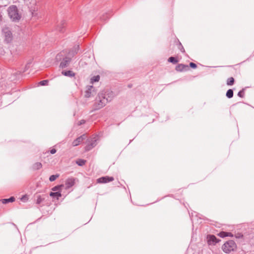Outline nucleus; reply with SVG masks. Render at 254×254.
<instances>
[{
	"label": "nucleus",
	"mask_w": 254,
	"mask_h": 254,
	"mask_svg": "<svg viewBox=\"0 0 254 254\" xmlns=\"http://www.w3.org/2000/svg\"><path fill=\"white\" fill-rule=\"evenodd\" d=\"M115 97L114 93L110 90H103L98 94L94 105V110H97L104 107L111 102Z\"/></svg>",
	"instance_id": "nucleus-1"
},
{
	"label": "nucleus",
	"mask_w": 254,
	"mask_h": 254,
	"mask_svg": "<svg viewBox=\"0 0 254 254\" xmlns=\"http://www.w3.org/2000/svg\"><path fill=\"white\" fill-rule=\"evenodd\" d=\"M8 14L10 18L14 22L18 21L21 18L17 7L15 5H11L7 9Z\"/></svg>",
	"instance_id": "nucleus-2"
},
{
	"label": "nucleus",
	"mask_w": 254,
	"mask_h": 254,
	"mask_svg": "<svg viewBox=\"0 0 254 254\" xmlns=\"http://www.w3.org/2000/svg\"><path fill=\"white\" fill-rule=\"evenodd\" d=\"M237 248L235 242L233 240L226 242L222 246V249L225 253H229L234 252Z\"/></svg>",
	"instance_id": "nucleus-3"
},
{
	"label": "nucleus",
	"mask_w": 254,
	"mask_h": 254,
	"mask_svg": "<svg viewBox=\"0 0 254 254\" xmlns=\"http://www.w3.org/2000/svg\"><path fill=\"white\" fill-rule=\"evenodd\" d=\"M2 34L4 37V41L9 43L12 40L13 36L10 29L7 26L3 27L2 29Z\"/></svg>",
	"instance_id": "nucleus-4"
},
{
	"label": "nucleus",
	"mask_w": 254,
	"mask_h": 254,
	"mask_svg": "<svg viewBox=\"0 0 254 254\" xmlns=\"http://www.w3.org/2000/svg\"><path fill=\"white\" fill-rule=\"evenodd\" d=\"M97 138L96 136H95L90 139L87 140V144L85 147V150L86 151H88L91 150L93 148L97 145Z\"/></svg>",
	"instance_id": "nucleus-5"
},
{
	"label": "nucleus",
	"mask_w": 254,
	"mask_h": 254,
	"mask_svg": "<svg viewBox=\"0 0 254 254\" xmlns=\"http://www.w3.org/2000/svg\"><path fill=\"white\" fill-rule=\"evenodd\" d=\"M95 93V88L92 85H89L86 87L84 96L86 98H90L94 96Z\"/></svg>",
	"instance_id": "nucleus-6"
},
{
	"label": "nucleus",
	"mask_w": 254,
	"mask_h": 254,
	"mask_svg": "<svg viewBox=\"0 0 254 254\" xmlns=\"http://www.w3.org/2000/svg\"><path fill=\"white\" fill-rule=\"evenodd\" d=\"M206 239L208 245H215L219 241V240L213 235H207Z\"/></svg>",
	"instance_id": "nucleus-7"
},
{
	"label": "nucleus",
	"mask_w": 254,
	"mask_h": 254,
	"mask_svg": "<svg viewBox=\"0 0 254 254\" xmlns=\"http://www.w3.org/2000/svg\"><path fill=\"white\" fill-rule=\"evenodd\" d=\"M71 59L70 57L66 56L63 58V60L60 63V67L64 68L67 67L71 62Z\"/></svg>",
	"instance_id": "nucleus-8"
},
{
	"label": "nucleus",
	"mask_w": 254,
	"mask_h": 254,
	"mask_svg": "<svg viewBox=\"0 0 254 254\" xmlns=\"http://www.w3.org/2000/svg\"><path fill=\"white\" fill-rule=\"evenodd\" d=\"M114 180V178L113 177H109L106 176L98 178L97 180V182L100 184H103L110 182Z\"/></svg>",
	"instance_id": "nucleus-9"
},
{
	"label": "nucleus",
	"mask_w": 254,
	"mask_h": 254,
	"mask_svg": "<svg viewBox=\"0 0 254 254\" xmlns=\"http://www.w3.org/2000/svg\"><path fill=\"white\" fill-rule=\"evenodd\" d=\"M87 138V136L85 134H83V135L77 137L76 139L74 140L72 143V145L73 146H76L78 145L80 143H81L83 140L86 139Z\"/></svg>",
	"instance_id": "nucleus-10"
},
{
	"label": "nucleus",
	"mask_w": 254,
	"mask_h": 254,
	"mask_svg": "<svg viewBox=\"0 0 254 254\" xmlns=\"http://www.w3.org/2000/svg\"><path fill=\"white\" fill-rule=\"evenodd\" d=\"M75 184V179L73 178H68L65 182L64 187L65 189L67 190L74 186Z\"/></svg>",
	"instance_id": "nucleus-11"
},
{
	"label": "nucleus",
	"mask_w": 254,
	"mask_h": 254,
	"mask_svg": "<svg viewBox=\"0 0 254 254\" xmlns=\"http://www.w3.org/2000/svg\"><path fill=\"white\" fill-rule=\"evenodd\" d=\"M79 49V46L77 45L76 46H74L73 48H72L71 49H70L67 56L70 57H73L75 54H76Z\"/></svg>",
	"instance_id": "nucleus-12"
},
{
	"label": "nucleus",
	"mask_w": 254,
	"mask_h": 254,
	"mask_svg": "<svg viewBox=\"0 0 254 254\" xmlns=\"http://www.w3.org/2000/svg\"><path fill=\"white\" fill-rule=\"evenodd\" d=\"M189 69V66L184 64H179L176 67V70L178 71L182 72L187 71Z\"/></svg>",
	"instance_id": "nucleus-13"
},
{
	"label": "nucleus",
	"mask_w": 254,
	"mask_h": 254,
	"mask_svg": "<svg viewBox=\"0 0 254 254\" xmlns=\"http://www.w3.org/2000/svg\"><path fill=\"white\" fill-rule=\"evenodd\" d=\"M15 198L14 196H11L10 197H9L8 198L2 199L1 200V201L3 204H7L9 202H14L15 201Z\"/></svg>",
	"instance_id": "nucleus-14"
},
{
	"label": "nucleus",
	"mask_w": 254,
	"mask_h": 254,
	"mask_svg": "<svg viewBox=\"0 0 254 254\" xmlns=\"http://www.w3.org/2000/svg\"><path fill=\"white\" fill-rule=\"evenodd\" d=\"M62 73L64 76L68 77H73L75 75V73L71 70H64L62 72Z\"/></svg>",
	"instance_id": "nucleus-15"
},
{
	"label": "nucleus",
	"mask_w": 254,
	"mask_h": 254,
	"mask_svg": "<svg viewBox=\"0 0 254 254\" xmlns=\"http://www.w3.org/2000/svg\"><path fill=\"white\" fill-rule=\"evenodd\" d=\"M50 195L53 197H57L58 199L60 197L62 196L61 193L60 191L57 192H51Z\"/></svg>",
	"instance_id": "nucleus-16"
},
{
	"label": "nucleus",
	"mask_w": 254,
	"mask_h": 254,
	"mask_svg": "<svg viewBox=\"0 0 254 254\" xmlns=\"http://www.w3.org/2000/svg\"><path fill=\"white\" fill-rule=\"evenodd\" d=\"M234 94L233 90L232 89H229L227 90L226 93V97L230 99L233 97Z\"/></svg>",
	"instance_id": "nucleus-17"
},
{
	"label": "nucleus",
	"mask_w": 254,
	"mask_h": 254,
	"mask_svg": "<svg viewBox=\"0 0 254 254\" xmlns=\"http://www.w3.org/2000/svg\"><path fill=\"white\" fill-rule=\"evenodd\" d=\"M42 165L41 163L40 162H36L35 163V164H33V169L34 170H39L41 168H42Z\"/></svg>",
	"instance_id": "nucleus-18"
},
{
	"label": "nucleus",
	"mask_w": 254,
	"mask_h": 254,
	"mask_svg": "<svg viewBox=\"0 0 254 254\" xmlns=\"http://www.w3.org/2000/svg\"><path fill=\"white\" fill-rule=\"evenodd\" d=\"M86 163V160L79 159L76 160V163L79 166H83Z\"/></svg>",
	"instance_id": "nucleus-19"
},
{
	"label": "nucleus",
	"mask_w": 254,
	"mask_h": 254,
	"mask_svg": "<svg viewBox=\"0 0 254 254\" xmlns=\"http://www.w3.org/2000/svg\"><path fill=\"white\" fill-rule=\"evenodd\" d=\"M168 61L174 64H176L178 62V61L174 57H170L168 59Z\"/></svg>",
	"instance_id": "nucleus-20"
},
{
	"label": "nucleus",
	"mask_w": 254,
	"mask_h": 254,
	"mask_svg": "<svg viewBox=\"0 0 254 254\" xmlns=\"http://www.w3.org/2000/svg\"><path fill=\"white\" fill-rule=\"evenodd\" d=\"M234 78L232 77L228 78L227 81V84L228 85H233L234 83Z\"/></svg>",
	"instance_id": "nucleus-21"
},
{
	"label": "nucleus",
	"mask_w": 254,
	"mask_h": 254,
	"mask_svg": "<svg viewBox=\"0 0 254 254\" xmlns=\"http://www.w3.org/2000/svg\"><path fill=\"white\" fill-rule=\"evenodd\" d=\"M45 199L44 197H43L41 195H38L37 196V200H36V203L37 204H40L41 202L43 201V200Z\"/></svg>",
	"instance_id": "nucleus-22"
},
{
	"label": "nucleus",
	"mask_w": 254,
	"mask_h": 254,
	"mask_svg": "<svg viewBox=\"0 0 254 254\" xmlns=\"http://www.w3.org/2000/svg\"><path fill=\"white\" fill-rule=\"evenodd\" d=\"M64 187V185H63V184H62V185H60L59 186H57L52 188V190L53 191H57V190H61L62 188H63Z\"/></svg>",
	"instance_id": "nucleus-23"
},
{
	"label": "nucleus",
	"mask_w": 254,
	"mask_h": 254,
	"mask_svg": "<svg viewBox=\"0 0 254 254\" xmlns=\"http://www.w3.org/2000/svg\"><path fill=\"white\" fill-rule=\"evenodd\" d=\"M59 177V175L58 174L51 175L49 178V180L51 182H53Z\"/></svg>",
	"instance_id": "nucleus-24"
},
{
	"label": "nucleus",
	"mask_w": 254,
	"mask_h": 254,
	"mask_svg": "<svg viewBox=\"0 0 254 254\" xmlns=\"http://www.w3.org/2000/svg\"><path fill=\"white\" fill-rule=\"evenodd\" d=\"M99 79H100L99 75L95 76L91 79V82L93 83L94 82H97L99 80Z\"/></svg>",
	"instance_id": "nucleus-25"
},
{
	"label": "nucleus",
	"mask_w": 254,
	"mask_h": 254,
	"mask_svg": "<svg viewBox=\"0 0 254 254\" xmlns=\"http://www.w3.org/2000/svg\"><path fill=\"white\" fill-rule=\"evenodd\" d=\"M178 42H179V44H178V49L182 52V53H184L185 52V50L183 47V46H182L181 43L178 41Z\"/></svg>",
	"instance_id": "nucleus-26"
},
{
	"label": "nucleus",
	"mask_w": 254,
	"mask_h": 254,
	"mask_svg": "<svg viewBox=\"0 0 254 254\" xmlns=\"http://www.w3.org/2000/svg\"><path fill=\"white\" fill-rule=\"evenodd\" d=\"M218 236H220L221 238H224V237H228L227 232H224V231L220 232L218 234Z\"/></svg>",
	"instance_id": "nucleus-27"
},
{
	"label": "nucleus",
	"mask_w": 254,
	"mask_h": 254,
	"mask_svg": "<svg viewBox=\"0 0 254 254\" xmlns=\"http://www.w3.org/2000/svg\"><path fill=\"white\" fill-rule=\"evenodd\" d=\"M235 236V238L238 239H243L244 237L243 235L241 233H238L236 234Z\"/></svg>",
	"instance_id": "nucleus-28"
},
{
	"label": "nucleus",
	"mask_w": 254,
	"mask_h": 254,
	"mask_svg": "<svg viewBox=\"0 0 254 254\" xmlns=\"http://www.w3.org/2000/svg\"><path fill=\"white\" fill-rule=\"evenodd\" d=\"M48 80H44L41 81L39 82V84L42 86H45V85H47L48 84Z\"/></svg>",
	"instance_id": "nucleus-29"
},
{
	"label": "nucleus",
	"mask_w": 254,
	"mask_h": 254,
	"mask_svg": "<svg viewBox=\"0 0 254 254\" xmlns=\"http://www.w3.org/2000/svg\"><path fill=\"white\" fill-rule=\"evenodd\" d=\"M244 91L245 89H243L241 91H240L238 93V96L240 97H243L244 95Z\"/></svg>",
	"instance_id": "nucleus-30"
},
{
	"label": "nucleus",
	"mask_w": 254,
	"mask_h": 254,
	"mask_svg": "<svg viewBox=\"0 0 254 254\" xmlns=\"http://www.w3.org/2000/svg\"><path fill=\"white\" fill-rule=\"evenodd\" d=\"M64 56L63 53H60L58 54L56 56V60L57 61L60 60L61 59L62 57Z\"/></svg>",
	"instance_id": "nucleus-31"
},
{
	"label": "nucleus",
	"mask_w": 254,
	"mask_h": 254,
	"mask_svg": "<svg viewBox=\"0 0 254 254\" xmlns=\"http://www.w3.org/2000/svg\"><path fill=\"white\" fill-rule=\"evenodd\" d=\"M190 66L192 68H196L197 65L195 63L191 62L190 63Z\"/></svg>",
	"instance_id": "nucleus-32"
},
{
	"label": "nucleus",
	"mask_w": 254,
	"mask_h": 254,
	"mask_svg": "<svg viewBox=\"0 0 254 254\" xmlns=\"http://www.w3.org/2000/svg\"><path fill=\"white\" fill-rule=\"evenodd\" d=\"M85 123V121L84 120H81L78 123V125L80 126L81 125L84 124Z\"/></svg>",
	"instance_id": "nucleus-33"
},
{
	"label": "nucleus",
	"mask_w": 254,
	"mask_h": 254,
	"mask_svg": "<svg viewBox=\"0 0 254 254\" xmlns=\"http://www.w3.org/2000/svg\"><path fill=\"white\" fill-rule=\"evenodd\" d=\"M57 150L55 148H53L51 150H50V153L52 154H55Z\"/></svg>",
	"instance_id": "nucleus-34"
},
{
	"label": "nucleus",
	"mask_w": 254,
	"mask_h": 254,
	"mask_svg": "<svg viewBox=\"0 0 254 254\" xmlns=\"http://www.w3.org/2000/svg\"><path fill=\"white\" fill-rule=\"evenodd\" d=\"M30 64V63H28L25 66V69L24 71H26L27 69H28L29 68V64Z\"/></svg>",
	"instance_id": "nucleus-35"
},
{
	"label": "nucleus",
	"mask_w": 254,
	"mask_h": 254,
	"mask_svg": "<svg viewBox=\"0 0 254 254\" xmlns=\"http://www.w3.org/2000/svg\"><path fill=\"white\" fill-rule=\"evenodd\" d=\"M227 235H228V237H233V234H232L230 232H227Z\"/></svg>",
	"instance_id": "nucleus-36"
},
{
	"label": "nucleus",
	"mask_w": 254,
	"mask_h": 254,
	"mask_svg": "<svg viewBox=\"0 0 254 254\" xmlns=\"http://www.w3.org/2000/svg\"><path fill=\"white\" fill-rule=\"evenodd\" d=\"M191 220L192 221V222L193 223V221H194V216L193 215H192L191 217Z\"/></svg>",
	"instance_id": "nucleus-37"
},
{
	"label": "nucleus",
	"mask_w": 254,
	"mask_h": 254,
	"mask_svg": "<svg viewBox=\"0 0 254 254\" xmlns=\"http://www.w3.org/2000/svg\"><path fill=\"white\" fill-rule=\"evenodd\" d=\"M59 31L61 32H63L64 31L63 30V27H60V29H59Z\"/></svg>",
	"instance_id": "nucleus-38"
},
{
	"label": "nucleus",
	"mask_w": 254,
	"mask_h": 254,
	"mask_svg": "<svg viewBox=\"0 0 254 254\" xmlns=\"http://www.w3.org/2000/svg\"><path fill=\"white\" fill-rule=\"evenodd\" d=\"M2 21V15L0 13V22Z\"/></svg>",
	"instance_id": "nucleus-39"
},
{
	"label": "nucleus",
	"mask_w": 254,
	"mask_h": 254,
	"mask_svg": "<svg viewBox=\"0 0 254 254\" xmlns=\"http://www.w3.org/2000/svg\"><path fill=\"white\" fill-rule=\"evenodd\" d=\"M128 87H129V88H131V87H132V85H131L129 84V85H128Z\"/></svg>",
	"instance_id": "nucleus-40"
},
{
	"label": "nucleus",
	"mask_w": 254,
	"mask_h": 254,
	"mask_svg": "<svg viewBox=\"0 0 254 254\" xmlns=\"http://www.w3.org/2000/svg\"><path fill=\"white\" fill-rule=\"evenodd\" d=\"M101 18V19H102V20H105V19L104 18Z\"/></svg>",
	"instance_id": "nucleus-41"
},
{
	"label": "nucleus",
	"mask_w": 254,
	"mask_h": 254,
	"mask_svg": "<svg viewBox=\"0 0 254 254\" xmlns=\"http://www.w3.org/2000/svg\"><path fill=\"white\" fill-rule=\"evenodd\" d=\"M22 199H25V197H22Z\"/></svg>",
	"instance_id": "nucleus-42"
},
{
	"label": "nucleus",
	"mask_w": 254,
	"mask_h": 254,
	"mask_svg": "<svg viewBox=\"0 0 254 254\" xmlns=\"http://www.w3.org/2000/svg\"><path fill=\"white\" fill-rule=\"evenodd\" d=\"M22 199H25V197H22Z\"/></svg>",
	"instance_id": "nucleus-43"
},
{
	"label": "nucleus",
	"mask_w": 254,
	"mask_h": 254,
	"mask_svg": "<svg viewBox=\"0 0 254 254\" xmlns=\"http://www.w3.org/2000/svg\"><path fill=\"white\" fill-rule=\"evenodd\" d=\"M1 6H2V5H1L0 4V7H1Z\"/></svg>",
	"instance_id": "nucleus-44"
},
{
	"label": "nucleus",
	"mask_w": 254,
	"mask_h": 254,
	"mask_svg": "<svg viewBox=\"0 0 254 254\" xmlns=\"http://www.w3.org/2000/svg\"><path fill=\"white\" fill-rule=\"evenodd\" d=\"M23 1H25V0H23Z\"/></svg>",
	"instance_id": "nucleus-45"
}]
</instances>
